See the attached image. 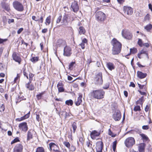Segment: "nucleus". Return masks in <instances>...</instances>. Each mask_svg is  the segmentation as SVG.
I'll return each instance as SVG.
<instances>
[{
    "instance_id": "f257e3e1",
    "label": "nucleus",
    "mask_w": 152,
    "mask_h": 152,
    "mask_svg": "<svg viewBox=\"0 0 152 152\" xmlns=\"http://www.w3.org/2000/svg\"><path fill=\"white\" fill-rule=\"evenodd\" d=\"M111 44L113 46L112 50V54L113 55L118 54L120 53L121 48V44L115 38L113 39Z\"/></svg>"
},
{
    "instance_id": "f03ea898",
    "label": "nucleus",
    "mask_w": 152,
    "mask_h": 152,
    "mask_svg": "<svg viewBox=\"0 0 152 152\" xmlns=\"http://www.w3.org/2000/svg\"><path fill=\"white\" fill-rule=\"evenodd\" d=\"M104 91L103 90L93 91L91 93V96L95 99H101L104 97Z\"/></svg>"
},
{
    "instance_id": "7ed1b4c3",
    "label": "nucleus",
    "mask_w": 152,
    "mask_h": 152,
    "mask_svg": "<svg viewBox=\"0 0 152 152\" xmlns=\"http://www.w3.org/2000/svg\"><path fill=\"white\" fill-rule=\"evenodd\" d=\"M124 143L126 146L128 148L132 147L135 143L134 139L132 137H129L126 139Z\"/></svg>"
},
{
    "instance_id": "20e7f679",
    "label": "nucleus",
    "mask_w": 152,
    "mask_h": 152,
    "mask_svg": "<svg viewBox=\"0 0 152 152\" xmlns=\"http://www.w3.org/2000/svg\"><path fill=\"white\" fill-rule=\"evenodd\" d=\"M106 15L104 13L101 11L96 12V18L98 21H104L106 18Z\"/></svg>"
},
{
    "instance_id": "39448f33",
    "label": "nucleus",
    "mask_w": 152,
    "mask_h": 152,
    "mask_svg": "<svg viewBox=\"0 0 152 152\" xmlns=\"http://www.w3.org/2000/svg\"><path fill=\"white\" fill-rule=\"evenodd\" d=\"M121 34L122 36L125 39H131L132 38V35L128 30L126 29L123 30L122 31Z\"/></svg>"
},
{
    "instance_id": "423d86ee",
    "label": "nucleus",
    "mask_w": 152,
    "mask_h": 152,
    "mask_svg": "<svg viewBox=\"0 0 152 152\" xmlns=\"http://www.w3.org/2000/svg\"><path fill=\"white\" fill-rule=\"evenodd\" d=\"M13 5L14 7L17 10L22 11L23 10V7L22 4L20 2L15 1L13 2Z\"/></svg>"
},
{
    "instance_id": "0eeeda50",
    "label": "nucleus",
    "mask_w": 152,
    "mask_h": 152,
    "mask_svg": "<svg viewBox=\"0 0 152 152\" xmlns=\"http://www.w3.org/2000/svg\"><path fill=\"white\" fill-rule=\"evenodd\" d=\"M95 81L96 84L101 85L102 84L103 81L102 73H99L96 75V77L95 78Z\"/></svg>"
},
{
    "instance_id": "6e6552de",
    "label": "nucleus",
    "mask_w": 152,
    "mask_h": 152,
    "mask_svg": "<svg viewBox=\"0 0 152 152\" xmlns=\"http://www.w3.org/2000/svg\"><path fill=\"white\" fill-rule=\"evenodd\" d=\"M72 50L70 47L66 46L64 49L63 54L64 56L69 57L72 54Z\"/></svg>"
},
{
    "instance_id": "1a4fd4ad",
    "label": "nucleus",
    "mask_w": 152,
    "mask_h": 152,
    "mask_svg": "<svg viewBox=\"0 0 152 152\" xmlns=\"http://www.w3.org/2000/svg\"><path fill=\"white\" fill-rule=\"evenodd\" d=\"M18 127L20 130L25 132H26L28 129V125L26 122H23L20 124Z\"/></svg>"
},
{
    "instance_id": "9d476101",
    "label": "nucleus",
    "mask_w": 152,
    "mask_h": 152,
    "mask_svg": "<svg viewBox=\"0 0 152 152\" xmlns=\"http://www.w3.org/2000/svg\"><path fill=\"white\" fill-rule=\"evenodd\" d=\"M96 152H102L103 144L101 141L97 142L96 143Z\"/></svg>"
},
{
    "instance_id": "9b49d317",
    "label": "nucleus",
    "mask_w": 152,
    "mask_h": 152,
    "mask_svg": "<svg viewBox=\"0 0 152 152\" xmlns=\"http://www.w3.org/2000/svg\"><path fill=\"white\" fill-rule=\"evenodd\" d=\"M121 117V112L119 110H117L113 115V118L116 121H119Z\"/></svg>"
},
{
    "instance_id": "f8f14e48",
    "label": "nucleus",
    "mask_w": 152,
    "mask_h": 152,
    "mask_svg": "<svg viewBox=\"0 0 152 152\" xmlns=\"http://www.w3.org/2000/svg\"><path fill=\"white\" fill-rule=\"evenodd\" d=\"M71 8L72 9L73 11L75 12L76 13L78 12L79 10V8L77 2L74 1L72 4Z\"/></svg>"
},
{
    "instance_id": "ddd939ff",
    "label": "nucleus",
    "mask_w": 152,
    "mask_h": 152,
    "mask_svg": "<svg viewBox=\"0 0 152 152\" xmlns=\"http://www.w3.org/2000/svg\"><path fill=\"white\" fill-rule=\"evenodd\" d=\"M68 17V15L66 14L63 16L61 22L62 25L66 26L68 25L69 22Z\"/></svg>"
},
{
    "instance_id": "4468645a",
    "label": "nucleus",
    "mask_w": 152,
    "mask_h": 152,
    "mask_svg": "<svg viewBox=\"0 0 152 152\" xmlns=\"http://www.w3.org/2000/svg\"><path fill=\"white\" fill-rule=\"evenodd\" d=\"M124 10L125 12L128 15H132L133 12V9L132 8L127 6L124 7Z\"/></svg>"
},
{
    "instance_id": "2eb2a0df",
    "label": "nucleus",
    "mask_w": 152,
    "mask_h": 152,
    "mask_svg": "<svg viewBox=\"0 0 152 152\" xmlns=\"http://www.w3.org/2000/svg\"><path fill=\"white\" fill-rule=\"evenodd\" d=\"M23 149V146L19 144L16 145L14 148V152H21Z\"/></svg>"
},
{
    "instance_id": "dca6fc26",
    "label": "nucleus",
    "mask_w": 152,
    "mask_h": 152,
    "mask_svg": "<svg viewBox=\"0 0 152 152\" xmlns=\"http://www.w3.org/2000/svg\"><path fill=\"white\" fill-rule=\"evenodd\" d=\"M13 59L16 62H17L19 64H20L21 59L18 56L16 53L14 52L12 54Z\"/></svg>"
},
{
    "instance_id": "f3484780",
    "label": "nucleus",
    "mask_w": 152,
    "mask_h": 152,
    "mask_svg": "<svg viewBox=\"0 0 152 152\" xmlns=\"http://www.w3.org/2000/svg\"><path fill=\"white\" fill-rule=\"evenodd\" d=\"M100 134V132H98L96 130L93 131L90 133L91 137L92 139H94L96 137L99 136Z\"/></svg>"
},
{
    "instance_id": "a211bd4d",
    "label": "nucleus",
    "mask_w": 152,
    "mask_h": 152,
    "mask_svg": "<svg viewBox=\"0 0 152 152\" xmlns=\"http://www.w3.org/2000/svg\"><path fill=\"white\" fill-rule=\"evenodd\" d=\"M49 145L50 151L53 150L55 151L56 150H57L58 146L55 143L51 142L49 144Z\"/></svg>"
},
{
    "instance_id": "6ab92c4d",
    "label": "nucleus",
    "mask_w": 152,
    "mask_h": 152,
    "mask_svg": "<svg viewBox=\"0 0 152 152\" xmlns=\"http://www.w3.org/2000/svg\"><path fill=\"white\" fill-rule=\"evenodd\" d=\"M79 97H78L77 100L75 102V104L77 106L80 105L82 102V98L83 97L82 94L80 93L78 94Z\"/></svg>"
},
{
    "instance_id": "aec40b11",
    "label": "nucleus",
    "mask_w": 152,
    "mask_h": 152,
    "mask_svg": "<svg viewBox=\"0 0 152 152\" xmlns=\"http://www.w3.org/2000/svg\"><path fill=\"white\" fill-rule=\"evenodd\" d=\"M32 18L33 20L36 21H38L41 23H42L43 22V18L42 16H41L40 18L39 17H36L35 16H33L32 17Z\"/></svg>"
},
{
    "instance_id": "412c9836",
    "label": "nucleus",
    "mask_w": 152,
    "mask_h": 152,
    "mask_svg": "<svg viewBox=\"0 0 152 152\" xmlns=\"http://www.w3.org/2000/svg\"><path fill=\"white\" fill-rule=\"evenodd\" d=\"M138 77L140 79H143L145 78L147 75L146 73H143L141 72L138 71L137 72Z\"/></svg>"
},
{
    "instance_id": "4be33fe9",
    "label": "nucleus",
    "mask_w": 152,
    "mask_h": 152,
    "mask_svg": "<svg viewBox=\"0 0 152 152\" xmlns=\"http://www.w3.org/2000/svg\"><path fill=\"white\" fill-rule=\"evenodd\" d=\"M145 144L144 143H141L139 144L138 148L139 152H144Z\"/></svg>"
},
{
    "instance_id": "5701e85b",
    "label": "nucleus",
    "mask_w": 152,
    "mask_h": 152,
    "mask_svg": "<svg viewBox=\"0 0 152 152\" xmlns=\"http://www.w3.org/2000/svg\"><path fill=\"white\" fill-rule=\"evenodd\" d=\"M106 65L107 68L111 71L114 69L115 68L114 64L111 62L107 63Z\"/></svg>"
},
{
    "instance_id": "b1692460",
    "label": "nucleus",
    "mask_w": 152,
    "mask_h": 152,
    "mask_svg": "<svg viewBox=\"0 0 152 152\" xmlns=\"http://www.w3.org/2000/svg\"><path fill=\"white\" fill-rule=\"evenodd\" d=\"M33 131H31V130H29L27 132V141H29L31 139L33 138V134L32 133Z\"/></svg>"
},
{
    "instance_id": "393cba45",
    "label": "nucleus",
    "mask_w": 152,
    "mask_h": 152,
    "mask_svg": "<svg viewBox=\"0 0 152 152\" xmlns=\"http://www.w3.org/2000/svg\"><path fill=\"white\" fill-rule=\"evenodd\" d=\"M31 83H29V82L26 83V86L29 90L32 91L34 89V86L32 84H31Z\"/></svg>"
},
{
    "instance_id": "a878e982",
    "label": "nucleus",
    "mask_w": 152,
    "mask_h": 152,
    "mask_svg": "<svg viewBox=\"0 0 152 152\" xmlns=\"http://www.w3.org/2000/svg\"><path fill=\"white\" fill-rule=\"evenodd\" d=\"M1 6L7 11H9L10 10L9 5L8 4L4 2L1 3Z\"/></svg>"
},
{
    "instance_id": "bb28decb",
    "label": "nucleus",
    "mask_w": 152,
    "mask_h": 152,
    "mask_svg": "<svg viewBox=\"0 0 152 152\" xmlns=\"http://www.w3.org/2000/svg\"><path fill=\"white\" fill-rule=\"evenodd\" d=\"M79 34L80 35L84 34L86 31L84 28L83 26H80L78 29Z\"/></svg>"
},
{
    "instance_id": "cd10ccee",
    "label": "nucleus",
    "mask_w": 152,
    "mask_h": 152,
    "mask_svg": "<svg viewBox=\"0 0 152 152\" xmlns=\"http://www.w3.org/2000/svg\"><path fill=\"white\" fill-rule=\"evenodd\" d=\"M87 42V39L84 38L82 40V42L79 45L81 46L82 49H84L85 48V44H86Z\"/></svg>"
},
{
    "instance_id": "c85d7f7f",
    "label": "nucleus",
    "mask_w": 152,
    "mask_h": 152,
    "mask_svg": "<svg viewBox=\"0 0 152 152\" xmlns=\"http://www.w3.org/2000/svg\"><path fill=\"white\" fill-rule=\"evenodd\" d=\"M65 42L61 39H58L57 42V45L59 46L63 45L65 43Z\"/></svg>"
},
{
    "instance_id": "c756f323",
    "label": "nucleus",
    "mask_w": 152,
    "mask_h": 152,
    "mask_svg": "<svg viewBox=\"0 0 152 152\" xmlns=\"http://www.w3.org/2000/svg\"><path fill=\"white\" fill-rule=\"evenodd\" d=\"M51 16H49L47 18L45 22V24L46 25H48L50 24L51 22Z\"/></svg>"
},
{
    "instance_id": "7c9ffc66",
    "label": "nucleus",
    "mask_w": 152,
    "mask_h": 152,
    "mask_svg": "<svg viewBox=\"0 0 152 152\" xmlns=\"http://www.w3.org/2000/svg\"><path fill=\"white\" fill-rule=\"evenodd\" d=\"M26 99L25 98L24 96L20 95L18 96V101H16V103L17 104V103L20 102L21 100H25Z\"/></svg>"
},
{
    "instance_id": "2f4dec72",
    "label": "nucleus",
    "mask_w": 152,
    "mask_h": 152,
    "mask_svg": "<svg viewBox=\"0 0 152 152\" xmlns=\"http://www.w3.org/2000/svg\"><path fill=\"white\" fill-rule=\"evenodd\" d=\"M137 50L136 48H133L130 49V53L129 54H128L126 56H129L130 53L131 54H134L137 53Z\"/></svg>"
},
{
    "instance_id": "473e14b6",
    "label": "nucleus",
    "mask_w": 152,
    "mask_h": 152,
    "mask_svg": "<svg viewBox=\"0 0 152 152\" xmlns=\"http://www.w3.org/2000/svg\"><path fill=\"white\" fill-rule=\"evenodd\" d=\"M144 101V97L142 96L141 98H140L136 102V104H142V102Z\"/></svg>"
},
{
    "instance_id": "72a5a7b5",
    "label": "nucleus",
    "mask_w": 152,
    "mask_h": 152,
    "mask_svg": "<svg viewBox=\"0 0 152 152\" xmlns=\"http://www.w3.org/2000/svg\"><path fill=\"white\" fill-rule=\"evenodd\" d=\"M30 112H29L27 114H26L24 116L20 118L21 121H23L26 119L28 118L29 117Z\"/></svg>"
},
{
    "instance_id": "f704fd0d",
    "label": "nucleus",
    "mask_w": 152,
    "mask_h": 152,
    "mask_svg": "<svg viewBox=\"0 0 152 152\" xmlns=\"http://www.w3.org/2000/svg\"><path fill=\"white\" fill-rule=\"evenodd\" d=\"M152 28V25L151 24H149L145 26L144 28L148 31H149Z\"/></svg>"
},
{
    "instance_id": "c9c22d12",
    "label": "nucleus",
    "mask_w": 152,
    "mask_h": 152,
    "mask_svg": "<svg viewBox=\"0 0 152 152\" xmlns=\"http://www.w3.org/2000/svg\"><path fill=\"white\" fill-rule=\"evenodd\" d=\"M140 53L141 54H145V55L146 57L148 58V59L149 57H148V54L147 53V50H145L144 49H143L140 51Z\"/></svg>"
},
{
    "instance_id": "e433bc0d",
    "label": "nucleus",
    "mask_w": 152,
    "mask_h": 152,
    "mask_svg": "<svg viewBox=\"0 0 152 152\" xmlns=\"http://www.w3.org/2000/svg\"><path fill=\"white\" fill-rule=\"evenodd\" d=\"M140 135L142 137V139L143 140H148V137L145 134H140Z\"/></svg>"
},
{
    "instance_id": "4c0bfd02",
    "label": "nucleus",
    "mask_w": 152,
    "mask_h": 152,
    "mask_svg": "<svg viewBox=\"0 0 152 152\" xmlns=\"http://www.w3.org/2000/svg\"><path fill=\"white\" fill-rule=\"evenodd\" d=\"M72 127L73 129V133H75L77 128L76 124L75 122H74L72 124Z\"/></svg>"
},
{
    "instance_id": "58836bf2",
    "label": "nucleus",
    "mask_w": 152,
    "mask_h": 152,
    "mask_svg": "<svg viewBox=\"0 0 152 152\" xmlns=\"http://www.w3.org/2000/svg\"><path fill=\"white\" fill-rule=\"evenodd\" d=\"M65 103L66 104L68 105H72L73 104V102L72 100L69 99V100H66L65 102Z\"/></svg>"
},
{
    "instance_id": "ea45409f",
    "label": "nucleus",
    "mask_w": 152,
    "mask_h": 152,
    "mask_svg": "<svg viewBox=\"0 0 152 152\" xmlns=\"http://www.w3.org/2000/svg\"><path fill=\"white\" fill-rule=\"evenodd\" d=\"M39 58L37 57H32L31 59V61L34 63L37 62Z\"/></svg>"
},
{
    "instance_id": "a19ab883",
    "label": "nucleus",
    "mask_w": 152,
    "mask_h": 152,
    "mask_svg": "<svg viewBox=\"0 0 152 152\" xmlns=\"http://www.w3.org/2000/svg\"><path fill=\"white\" fill-rule=\"evenodd\" d=\"M44 148L42 147H39L37 148L36 152H44Z\"/></svg>"
},
{
    "instance_id": "79ce46f5",
    "label": "nucleus",
    "mask_w": 152,
    "mask_h": 152,
    "mask_svg": "<svg viewBox=\"0 0 152 152\" xmlns=\"http://www.w3.org/2000/svg\"><path fill=\"white\" fill-rule=\"evenodd\" d=\"M34 76V75L32 73L30 72L29 73V83H31V81L33 80V77Z\"/></svg>"
},
{
    "instance_id": "37998d69",
    "label": "nucleus",
    "mask_w": 152,
    "mask_h": 152,
    "mask_svg": "<svg viewBox=\"0 0 152 152\" xmlns=\"http://www.w3.org/2000/svg\"><path fill=\"white\" fill-rule=\"evenodd\" d=\"M5 109V106L3 104H0V111L3 112Z\"/></svg>"
},
{
    "instance_id": "c03bdc74",
    "label": "nucleus",
    "mask_w": 152,
    "mask_h": 152,
    "mask_svg": "<svg viewBox=\"0 0 152 152\" xmlns=\"http://www.w3.org/2000/svg\"><path fill=\"white\" fill-rule=\"evenodd\" d=\"M61 113H62V115H64L65 116V118H67L69 116V114H68V113H66L65 111H62L61 112Z\"/></svg>"
},
{
    "instance_id": "a18cd8bd",
    "label": "nucleus",
    "mask_w": 152,
    "mask_h": 152,
    "mask_svg": "<svg viewBox=\"0 0 152 152\" xmlns=\"http://www.w3.org/2000/svg\"><path fill=\"white\" fill-rule=\"evenodd\" d=\"M44 92H42L39 94H37L36 96L38 99H41L42 96L44 94Z\"/></svg>"
},
{
    "instance_id": "49530a36",
    "label": "nucleus",
    "mask_w": 152,
    "mask_h": 152,
    "mask_svg": "<svg viewBox=\"0 0 152 152\" xmlns=\"http://www.w3.org/2000/svg\"><path fill=\"white\" fill-rule=\"evenodd\" d=\"M18 141H19V138L18 137H16L11 142V144H12Z\"/></svg>"
},
{
    "instance_id": "de8ad7c7",
    "label": "nucleus",
    "mask_w": 152,
    "mask_h": 152,
    "mask_svg": "<svg viewBox=\"0 0 152 152\" xmlns=\"http://www.w3.org/2000/svg\"><path fill=\"white\" fill-rule=\"evenodd\" d=\"M141 110L140 107L139 106H135L134 108V110L135 111H140Z\"/></svg>"
},
{
    "instance_id": "09e8293b",
    "label": "nucleus",
    "mask_w": 152,
    "mask_h": 152,
    "mask_svg": "<svg viewBox=\"0 0 152 152\" xmlns=\"http://www.w3.org/2000/svg\"><path fill=\"white\" fill-rule=\"evenodd\" d=\"M58 85L59 84H58L57 86V87H58V91L59 92H62L64 91V89L61 86L59 87Z\"/></svg>"
},
{
    "instance_id": "8fccbe9b",
    "label": "nucleus",
    "mask_w": 152,
    "mask_h": 152,
    "mask_svg": "<svg viewBox=\"0 0 152 152\" xmlns=\"http://www.w3.org/2000/svg\"><path fill=\"white\" fill-rule=\"evenodd\" d=\"M62 16L61 15L59 16L58 18L56 20V23H59L61 21H62Z\"/></svg>"
},
{
    "instance_id": "3c124183",
    "label": "nucleus",
    "mask_w": 152,
    "mask_h": 152,
    "mask_svg": "<svg viewBox=\"0 0 152 152\" xmlns=\"http://www.w3.org/2000/svg\"><path fill=\"white\" fill-rule=\"evenodd\" d=\"M116 143L117 142L116 141H115L113 142V151H115L116 146Z\"/></svg>"
},
{
    "instance_id": "603ef678",
    "label": "nucleus",
    "mask_w": 152,
    "mask_h": 152,
    "mask_svg": "<svg viewBox=\"0 0 152 152\" xmlns=\"http://www.w3.org/2000/svg\"><path fill=\"white\" fill-rule=\"evenodd\" d=\"M75 64V62H71L70 64L69 65V69H71V68H72L74 65Z\"/></svg>"
},
{
    "instance_id": "864d4df0",
    "label": "nucleus",
    "mask_w": 152,
    "mask_h": 152,
    "mask_svg": "<svg viewBox=\"0 0 152 152\" xmlns=\"http://www.w3.org/2000/svg\"><path fill=\"white\" fill-rule=\"evenodd\" d=\"M138 45L140 47H142L143 45L142 40L141 39H139L138 42Z\"/></svg>"
},
{
    "instance_id": "5fc2aeb1",
    "label": "nucleus",
    "mask_w": 152,
    "mask_h": 152,
    "mask_svg": "<svg viewBox=\"0 0 152 152\" xmlns=\"http://www.w3.org/2000/svg\"><path fill=\"white\" fill-rule=\"evenodd\" d=\"M64 145L68 148H69L70 146V144L69 142H64Z\"/></svg>"
},
{
    "instance_id": "6e6d98bb",
    "label": "nucleus",
    "mask_w": 152,
    "mask_h": 152,
    "mask_svg": "<svg viewBox=\"0 0 152 152\" xmlns=\"http://www.w3.org/2000/svg\"><path fill=\"white\" fill-rule=\"evenodd\" d=\"M109 83H106L105 85L103 87V88L104 89H107L109 87Z\"/></svg>"
},
{
    "instance_id": "4d7b16f0",
    "label": "nucleus",
    "mask_w": 152,
    "mask_h": 152,
    "mask_svg": "<svg viewBox=\"0 0 152 152\" xmlns=\"http://www.w3.org/2000/svg\"><path fill=\"white\" fill-rule=\"evenodd\" d=\"M150 18V15L149 14H148L145 17V20H149Z\"/></svg>"
},
{
    "instance_id": "13d9d810",
    "label": "nucleus",
    "mask_w": 152,
    "mask_h": 152,
    "mask_svg": "<svg viewBox=\"0 0 152 152\" xmlns=\"http://www.w3.org/2000/svg\"><path fill=\"white\" fill-rule=\"evenodd\" d=\"M23 75H24V76H26V77L28 79V74H27L26 73V71L25 69H24L23 70Z\"/></svg>"
},
{
    "instance_id": "bf43d9fd",
    "label": "nucleus",
    "mask_w": 152,
    "mask_h": 152,
    "mask_svg": "<svg viewBox=\"0 0 152 152\" xmlns=\"http://www.w3.org/2000/svg\"><path fill=\"white\" fill-rule=\"evenodd\" d=\"M86 145L88 148H90L91 147L92 145L91 144H90V141H88L86 142Z\"/></svg>"
},
{
    "instance_id": "052dcab7",
    "label": "nucleus",
    "mask_w": 152,
    "mask_h": 152,
    "mask_svg": "<svg viewBox=\"0 0 152 152\" xmlns=\"http://www.w3.org/2000/svg\"><path fill=\"white\" fill-rule=\"evenodd\" d=\"M149 109H150L149 106L148 105H146V106L145 108V112H147L149 111Z\"/></svg>"
},
{
    "instance_id": "680f3d73",
    "label": "nucleus",
    "mask_w": 152,
    "mask_h": 152,
    "mask_svg": "<svg viewBox=\"0 0 152 152\" xmlns=\"http://www.w3.org/2000/svg\"><path fill=\"white\" fill-rule=\"evenodd\" d=\"M142 128L143 129L147 130V129H148L149 126L148 125H144V126H142Z\"/></svg>"
},
{
    "instance_id": "e2e57ef3",
    "label": "nucleus",
    "mask_w": 152,
    "mask_h": 152,
    "mask_svg": "<svg viewBox=\"0 0 152 152\" xmlns=\"http://www.w3.org/2000/svg\"><path fill=\"white\" fill-rule=\"evenodd\" d=\"M138 91L142 95H145V96H146V93L145 92H142L141 91H140V90H138Z\"/></svg>"
},
{
    "instance_id": "0e129e2a",
    "label": "nucleus",
    "mask_w": 152,
    "mask_h": 152,
    "mask_svg": "<svg viewBox=\"0 0 152 152\" xmlns=\"http://www.w3.org/2000/svg\"><path fill=\"white\" fill-rule=\"evenodd\" d=\"M23 28H20V29H19L17 31V33L18 34H20L21 32L23 30Z\"/></svg>"
},
{
    "instance_id": "69168bd1",
    "label": "nucleus",
    "mask_w": 152,
    "mask_h": 152,
    "mask_svg": "<svg viewBox=\"0 0 152 152\" xmlns=\"http://www.w3.org/2000/svg\"><path fill=\"white\" fill-rule=\"evenodd\" d=\"M20 78V76L19 74H18L17 75V77L15 78L14 81L15 82H16L18 80V79Z\"/></svg>"
},
{
    "instance_id": "338daca9",
    "label": "nucleus",
    "mask_w": 152,
    "mask_h": 152,
    "mask_svg": "<svg viewBox=\"0 0 152 152\" xmlns=\"http://www.w3.org/2000/svg\"><path fill=\"white\" fill-rule=\"evenodd\" d=\"M48 30L47 28H44L42 30V33H45L48 32Z\"/></svg>"
},
{
    "instance_id": "774afa93",
    "label": "nucleus",
    "mask_w": 152,
    "mask_h": 152,
    "mask_svg": "<svg viewBox=\"0 0 152 152\" xmlns=\"http://www.w3.org/2000/svg\"><path fill=\"white\" fill-rule=\"evenodd\" d=\"M14 22V20L13 19H9L8 20V23H9V24H10L12 23H13Z\"/></svg>"
}]
</instances>
